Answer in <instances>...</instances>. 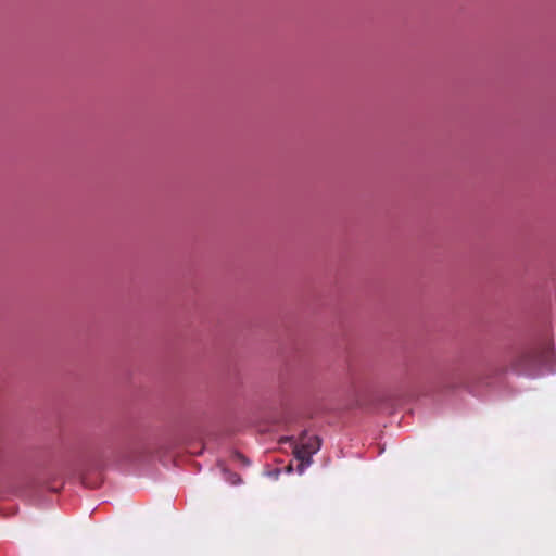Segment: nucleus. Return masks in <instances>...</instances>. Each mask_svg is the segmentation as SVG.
Returning a JSON list of instances; mask_svg holds the SVG:
<instances>
[{"instance_id":"nucleus-4","label":"nucleus","mask_w":556,"mask_h":556,"mask_svg":"<svg viewBox=\"0 0 556 556\" xmlns=\"http://www.w3.org/2000/svg\"><path fill=\"white\" fill-rule=\"evenodd\" d=\"M534 357V354L532 351H527L525 352L522 355H521V358L523 359H527V361H530Z\"/></svg>"},{"instance_id":"nucleus-1","label":"nucleus","mask_w":556,"mask_h":556,"mask_svg":"<svg viewBox=\"0 0 556 556\" xmlns=\"http://www.w3.org/2000/svg\"><path fill=\"white\" fill-rule=\"evenodd\" d=\"M293 454L295 458L299 460L298 471L299 473H303L304 470L312 464V453H308L303 446L299 443L295 445Z\"/></svg>"},{"instance_id":"nucleus-5","label":"nucleus","mask_w":556,"mask_h":556,"mask_svg":"<svg viewBox=\"0 0 556 556\" xmlns=\"http://www.w3.org/2000/svg\"><path fill=\"white\" fill-rule=\"evenodd\" d=\"M236 457H237L238 459L242 460L244 464H247V463H248V462H247V459H245V457H244L243 455H241V454H237V455H236Z\"/></svg>"},{"instance_id":"nucleus-3","label":"nucleus","mask_w":556,"mask_h":556,"mask_svg":"<svg viewBox=\"0 0 556 556\" xmlns=\"http://www.w3.org/2000/svg\"><path fill=\"white\" fill-rule=\"evenodd\" d=\"M224 475H225V479L233 485L239 484L241 482L240 476L236 472H230L228 470H224Z\"/></svg>"},{"instance_id":"nucleus-2","label":"nucleus","mask_w":556,"mask_h":556,"mask_svg":"<svg viewBox=\"0 0 556 556\" xmlns=\"http://www.w3.org/2000/svg\"><path fill=\"white\" fill-rule=\"evenodd\" d=\"M299 444L307 450L308 453L314 455L320 448V439L317 435H308L307 433H303L300 438Z\"/></svg>"}]
</instances>
